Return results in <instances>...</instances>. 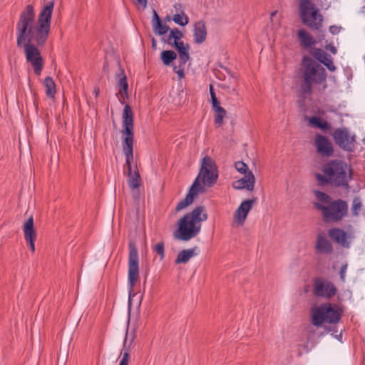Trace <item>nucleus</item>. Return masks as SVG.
Segmentation results:
<instances>
[{
	"mask_svg": "<svg viewBox=\"0 0 365 365\" xmlns=\"http://www.w3.org/2000/svg\"><path fill=\"white\" fill-rule=\"evenodd\" d=\"M103 70L105 71H108V63L107 61H106L103 63Z\"/></svg>",
	"mask_w": 365,
	"mask_h": 365,
	"instance_id": "obj_54",
	"label": "nucleus"
},
{
	"mask_svg": "<svg viewBox=\"0 0 365 365\" xmlns=\"http://www.w3.org/2000/svg\"><path fill=\"white\" fill-rule=\"evenodd\" d=\"M118 98V101L120 104L124 105L125 103V98H128V88L123 89H119L118 93L116 94Z\"/></svg>",
	"mask_w": 365,
	"mask_h": 365,
	"instance_id": "obj_42",
	"label": "nucleus"
},
{
	"mask_svg": "<svg viewBox=\"0 0 365 365\" xmlns=\"http://www.w3.org/2000/svg\"><path fill=\"white\" fill-rule=\"evenodd\" d=\"M43 84L46 88V95L50 98H53L56 93V86L53 78L47 76L44 79Z\"/></svg>",
	"mask_w": 365,
	"mask_h": 365,
	"instance_id": "obj_29",
	"label": "nucleus"
},
{
	"mask_svg": "<svg viewBox=\"0 0 365 365\" xmlns=\"http://www.w3.org/2000/svg\"><path fill=\"white\" fill-rule=\"evenodd\" d=\"M320 63L323 64L329 71H335L336 68L333 63L331 56L329 54V56L324 57Z\"/></svg>",
	"mask_w": 365,
	"mask_h": 365,
	"instance_id": "obj_38",
	"label": "nucleus"
},
{
	"mask_svg": "<svg viewBox=\"0 0 365 365\" xmlns=\"http://www.w3.org/2000/svg\"><path fill=\"white\" fill-rule=\"evenodd\" d=\"M314 145L317 152L323 157H331L333 155L334 150L329 139L321 134H317L315 137Z\"/></svg>",
	"mask_w": 365,
	"mask_h": 365,
	"instance_id": "obj_15",
	"label": "nucleus"
},
{
	"mask_svg": "<svg viewBox=\"0 0 365 365\" xmlns=\"http://www.w3.org/2000/svg\"><path fill=\"white\" fill-rule=\"evenodd\" d=\"M255 177L252 171H249L242 178L235 180L232 183V187L235 190L246 189L248 191H252L255 187Z\"/></svg>",
	"mask_w": 365,
	"mask_h": 365,
	"instance_id": "obj_18",
	"label": "nucleus"
},
{
	"mask_svg": "<svg viewBox=\"0 0 365 365\" xmlns=\"http://www.w3.org/2000/svg\"><path fill=\"white\" fill-rule=\"evenodd\" d=\"M347 266H348L347 264H344L341 267L340 270H339L340 279L343 282L345 281V274H346V271L347 269Z\"/></svg>",
	"mask_w": 365,
	"mask_h": 365,
	"instance_id": "obj_46",
	"label": "nucleus"
},
{
	"mask_svg": "<svg viewBox=\"0 0 365 365\" xmlns=\"http://www.w3.org/2000/svg\"><path fill=\"white\" fill-rule=\"evenodd\" d=\"M160 58L163 65L170 66L177 58V53L173 50H165L160 53Z\"/></svg>",
	"mask_w": 365,
	"mask_h": 365,
	"instance_id": "obj_30",
	"label": "nucleus"
},
{
	"mask_svg": "<svg viewBox=\"0 0 365 365\" xmlns=\"http://www.w3.org/2000/svg\"><path fill=\"white\" fill-rule=\"evenodd\" d=\"M197 177L208 187H212L217 182L219 177L218 168L211 157L206 155L202 158Z\"/></svg>",
	"mask_w": 365,
	"mask_h": 365,
	"instance_id": "obj_10",
	"label": "nucleus"
},
{
	"mask_svg": "<svg viewBox=\"0 0 365 365\" xmlns=\"http://www.w3.org/2000/svg\"><path fill=\"white\" fill-rule=\"evenodd\" d=\"M325 48L328 51H329L332 54L335 55L337 53L336 48L332 44L330 43L325 46Z\"/></svg>",
	"mask_w": 365,
	"mask_h": 365,
	"instance_id": "obj_50",
	"label": "nucleus"
},
{
	"mask_svg": "<svg viewBox=\"0 0 365 365\" xmlns=\"http://www.w3.org/2000/svg\"><path fill=\"white\" fill-rule=\"evenodd\" d=\"M209 91H210V103L212 104V107H213L214 106L220 104V101L217 99V98L216 96L215 88H214V86L212 84H210Z\"/></svg>",
	"mask_w": 365,
	"mask_h": 365,
	"instance_id": "obj_41",
	"label": "nucleus"
},
{
	"mask_svg": "<svg viewBox=\"0 0 365 365\" xmlns=\"http://www.w3.org/2000/svg\"><path fill=\"white\" fill-rule=\"evenodd\" d=\"M326 329L327 330L328 332L332 331L331 335H333L336 339H338V340H341V339L342 334H341V333H340L339 334H336L337 329H336V327L335 326H334V327H331V326L326 327Z\"/></svg>",
	"mask_w": 365,
	"mask_h": 365,
	"instance_id": "obj_44",
	"label": "nucleus"
},
{
	"mask_svg": "<svg viewBox=\"0 0 365 365\" xmlns=\"http://www.w3.org/2000/svg\"><path fill=\"white\" fill-rule=\"evenodd\" d=\"M198 250L197 246L193 247L192 248L182 250L179 252L177 255L176 259H175V264H185L187 263L192 257L198 255V252L195 251Z\"/></svg>",
	"mask_w": 365,
	"mask_h": 365,
	"instance_id": "obj_24",
	"label": "nucleus"
},
{
	"mask_svg": "<svg viewBox=\"0 0 365 365\" xmlns=\"http://www.w3.org/2000/svg\"><path fill=\"white\" fill-rule=\"evenodd\" d=\"M329 237L336 244H339L344 248H349L350 242L347 240L348 233L339 227H333L328 231Z\"/></svg>",
	"mask_w": 365,
	"mask_h": 365,
	"instance_id": "obj_17",
	"label": "nucleus"
},
{
	"mask_svg": "<svg viewBox=\"0 0 365 365\" xmlns=\"http://www.w3.org/2000/svg\"><path fill=\"white\" fill-rule=\"evenodd\" d=\"M23 232L25 241L36 240L37 233L34 228V218L29 217L23 225Z\"/></svg>",
	"mask_w": 365,
	"mask_h": 365,
	"instance_id": "obj_23",
	"label": "nucleus"
},
{
	"mask_svg": "<svg viewBox=\"0 0 365 365\" xmlns=\"http://www.w3.org/2000/svg\"><path fill=\"white\" fill-rule=\"evenodd\" d=\"M122 147L129 156L132 155L134 142V116L130 105L125 104L123 110Z\"/></svg>",
	"mask_w": 365,
	"mask_h": 365,
	"instance_id": "obj_8",
	"label": "nucleus"
},
{
	"mask_svg": "<svg viewBox=\"0 0 365 365\" xmlns=\"http://www.w3.org/2000/svg\"><path fill=\"white\" fill-rule=\"evenodd\" d=\"M208 217L203 205L195 207L180 217L176 223V229L173 232L176 240L187 242L195 237L201 230V222Z\"/></svg>",
	"mask_w": 365,
	"mask_h": 365,
	"instance_id": "obj_4",
	"label": "nucleus"
},
{
	"mask_svg": "<svg viewBox=\"0 0 365 365\" xmlns=\"http://www.w3.org/2000/svg\"><path fill=\"white\" fill-rule=\"evenodd\" d=\"M302 65L304 71L299 89L301 95L297 104L302 110L306 111L305 95H311L313 92V84H321L324 82L327 74L324 68L307 55L303 56Z\"/></svg>",
	"mask_w": 365,
	"mask_h": 365,
	"instance_id": "obj_3",
	"label": "nucleus"
},
{
	"mask_svg": "<svg viewBox=\"0 0 365 365\" xmlns=\"http://www.w3.org/2000/svg\"><path fill=\"white\" fill-rule=\"evenodd\" d=\"M316 249L323 254H331L333 252L331 243L322 235L317 236Z\"/></svg>",
	"mask_w": 365,
	"mask_h": 365,
	"instance_id": "obj_25",
	"label": "nucleus"
},
{
	"mask_svg": "<svg viewBox=\"0 0 365 365\" xmlns=\"http://www.w3.org/2000/svg\"><path fill=\"white\" fill-rule=\"evenodd\" d=\"M314 195L317 197L318 200L321 202V204L323 205H329V203L334 200L327 193L320 190H316L314 192Z\"/></svg>",
	"mask_w": 365,
	"mask_h": 365,
	"instance_id": "obj_36",
	"label": "nucleus"
},
{
	"mask_svg": "<svg viewBox=\"0 0 365 365\" xmlns=\"http://www.w3.org/2000/svg\"><path fill=\"white\" fill-rule=\"evenodd\" d=\"M16 36L17 47L24 48L26 62L31 65L34 73L40 76L44 60L38 48L45 45L48 35L36 23L33 5L28 4L20 13L16 26Z\"/></svg>",
	"mask_w": 365,
	"mask_h": 365,
	"instance_id": "obj_1",
	"label": "nucleus"
},
{
	"mask_svg": "<svg viewBox=\"0 0 365 365\" xmlns=\"http://www.w3.org/2000/svg\"><path fill=\"white\" fill-rule=\"evenodd\" d=\"M34 106H35V107H36V109H37V104H36V101H35V100H34Z\"/></svg>",
	"mask_w": 365,
	"mask_h": 365,
	"instance_id": "obj_57",
	"label": "nucleus"
},
{
	"mask_svg": "<svg viewBox=\"0 0 365 365\" xmlns=\"http://www.w3.org/2000/svg\"><path fill=\"white\" fill-rule=\"evenodd\" d=\"M276 11H274L271 14L272 16H274L275 14Z\"/></svg>",
	"mask_w": 365,
	"mask_h": 365,
	"instance_id": "obj_61",
	"label": "nucleus"
},
{
	"mask_svg": "<svg viewBox=\"0 0 365 365\" xmlns=\"http://www.w3.org/2000/svg\"><path fill=\"white\" fill-rule=\"evenodd\" d=\"M151 41H152L151 47L153 50H155L157 48V42H156L155 38L154 37H152Z\"/></svg>",
	"mask_w": 365,
	"mask_h": 365,
	"instance_id": "obj_53",
	"label": "nucleus"
},
{
	"mask_svg": "<svg viewBox=\"0 0 365 365\" xmlns=\"http://www.w3.org/2000/svg\"><path fill=\"white\" fill-rule=\"evenodd\" d=\"M324 290L326 291L325 292L326 297L328 299H330V298L333 297L334 296H335L337 292V289L334 286V284L332 282L327 281V280H326V285H325Z\"/></svg>",
	"mask_w": 365,
	"mask_h": 365,
	"instance_id": "obj_37",
	"label": "nucleus"
},
{
	"mask_svg": "<svg viewBox=\"0 0 365 365\" xmlns=\"http://www.w3.org/2000/svg\"><path fill=\"white\" fill-rule=\"evenodd\" d=\"M117 64L118 66V72L116 73V78H118L117 86L119 89H123L124 91L126 88H128V78L120 60H117Z\"/></svg>",
	"mask_w": 365,
	"mask_h": 365,
	"instance_id": "obj_26",
	"label": "nucleus"
},
{
	"mask_svg": "<svg viewBox=\"0 0 365 365\" xmlns=\"http://www.w3.org/2000/svg\"><path fill=\"white\" fill-rule=\"evenodd\" d=\"M322 173H315L318 185H331L346 189L349 187L352 170L345 161L339 159L329 160L323 165Z\"/></svg>",
	"mask_w": 365,
	"mask_h": 365,
	"instance_id": "obj_2",
	"label": "nucleus"
},
{
	"mask_svg": "<svg viewBox=\"0 0 365 365\" xmlns=\"http://www.w3.org/2000/svg\"><path fill=\"white\" fill-rule=\"evenodd\" d=\"M173 7L176 11V14H185V6L182 3H175Z\"/></svg>",
	"mask_w": 365,
	"mask_h": 365,
	"instance_id": "obj_45",
	"label": "nucleus"
},
{
	"mask_svg": "<svg viewBox=\"0 0 365 365\" xmlns=\"http://www.w3.org/2000/svg\"><path fill=\"white\" fill-rule=\"evenodd\" d=\"M161 41L163 43H167L168 45L171 46L173 47V41L172 40V38H170V36L169 34L167 36H163L161 38Z\"/></svg>",
	"mask_w": 365,
	"mask_h": 365,
	"instance_id": "obj_49",
	"label": "nucleus"
},
{
	"mask_svg": "<svg viewBox=\"0 0 365 365\" xmlns=\"http://www.w3.org/2000/svg\"><path fill=\"white\" fill-rule=\"evenodd\" d=\"M35 242L36 240H29V241H26L27 245H28V247L29 249L32 252H35Z\"/></svg>",
	"mask_w": 365,
	"mask_h": 365,
	"instance_id": "obj_51",
	"label": "nucleus"
},
{
	"mask_svg": "<svg viewBox=\"0 0 365 365\" xmlns=\"http://www.w3.org/2000/svg\"><path fill=\"white\" fill-rule=\"evenodd\" d=\"M212 108L215 112V117H214L215 123L218 125L219 126L222 125L223 123V120L227 114L226 110L224 108H222L220 106V104L214 106Z\"/></svg>",
	"mask_w": 365,
	"mask_h": 365,
	"instance_id": "obj_31",
	"label": "nucleus"
},
{
	"mask_svg": "<svg viewBox=\"0 0 365 365\" xmlns=\"http://www.w3.org/2000/svg\"><path fill=\"white\" fill-rule=\"evenodd\" d=\"M193 41L196 44H202L207 38V31L204 20H199L193 25Z\"/></svg>",
	"mask_w": 365,
	"mask_h": 365,
	"instance_id": "obj_19",
	"label": "nucleus"
},
{
	"mask_svg": "<svg viewBox=\"0 0 365 365\" xmlns=\"http://www.w3.org/2000/svg\"><path fill=\"white\" fill-rule=\"evenodd\" d=\"M257 200V197H253L252 199H246L241 202L234 214V217L239 224L243 225Z\"/></svg>",
	"mask_w": 365,
	"mask_h": 365,
	"instance_id": "obj_16",
	"label": "nucleus"
},
{
	"mask_svg": "<svg viewBox=\"0 0 365 365\" xmlns=\"http://www.w3.org/2000/svg\"><path fill=\"white\" fill-rule=\"evenodd\" d=\"M333 138L336 145L343 150L347 152L354 151V135L351 136L347 128H336L333 133Z\"/></svg>",
	"mask_w": 365,
	"mask_h": 365,
	"instance_id": "obj_12",
	"label": "nucleus"
},
{
	"mask_svg": "<svg viewBox=\"0 0 365 365\" xmlns=\"http://www.w3.org/2000/svg\"><path fill=\"white\" fill-rule=\"evenodd\" d=\"M235 168L241 174L247 175L249 171L247 165L243 161H237L235 163Z\"/></svg>",
	"mask_w": 365,
	"mask_h": 365,
	"instance_id": "obj_39",
	"label": "nucleus"
},
{
	"mask_svg": "<svg viewBox=\"0 0 365 365\" xmlns=\"http://www.w3.org/2000/svg\"><path fill=\"white\" fill-rule=\"evenodd\" d=\"M309 53L312 55V56L316 61H317L316 62L318 63L319 65H320V62L322 61V59L324 57L329 56V53H327L326 51H324L323 49L317 48H315L314 46L311 50H309Z\"/></svg>",
	"mask_w": 365,
	"mask_h": 365,
	"instance_id": "obj_33",
	"label": "nucleus"
},
{
	"mask_svg": "<svg viewBox=\"0 0 365 365\" xmlns=\"http://www.w3.org/2000/svg\"><path fill=\"white\" fill-rule=\"evenodd\" d=\"M326 280L322 278H316L313 284L314 294L319 297H326L325 293Z\"/></svg>",
	"mask_w": 365,
	"mask_h": 365,
	"instance_id": "obj_28",
	"label": "nucleus"
},
{
	"mask_svg": "<svg viewBox=\"0 0 365 365\" xmlns=\"http://www.w3.org/2000/svg\"><path fill=\"white\" fill-rule=\"evenodd\" d=\"M125 156V163L124 165V170H127V175L128 177V185L131 189H137L140 185L141 178L138 170L136 168L133 172L132 171V163L133 162V148H132V155L128 153L125 150H123Z\"/></svg>",
	"mask_w": 365,
	"mask_h": 365,
	"instance_id": "obj_13",
	"label": "nucleus"
},
{
	"mask_svg": "<svg viewBox=\"0 0 365 365\" xmlns=\"http://www.w3.org/2000/svg\"><path fill=\"white\" fill-rule=\"evenodd\" d=\"M341 29L342 28L341 26L332 25L329 26V31L332 35H336L341 31Z\"/></svg>",
	"mask_w": 365,
	"mask_h": 365,
	"instance_id": "obj_47",
	"label": "nucleus"
},
{
	"mask_svg": "<svg viewBox=\"0 0 365 365\" xmlns=\"http://www.w3.org/2000/svg\"><path fill=\"white\" fill-rule=\"evenodd\" d=\"M128 285L129 289L128 304L131 302V294L133 292L139 279V257L138 251L135 242L133 240L128 243Z\"/></svg>",
	"mask_w": 365,
	"mask_h": 365,
	"instance_id": "obj_9",
	"label": "nucleus"
},
{
	"mask_svg": "<svg viewBox=\"0 0 365 365\" xmlns=\"http://www.w3.org/2000/svg\"><path fill=\"white\" fill-rule=\"evenodd\" d=\"M143 299V294L140 295V303L141 302V300Z\"/></svg>",
	"mask_w": 365,
	"mask_h": 365,
	"instance_id": "obj_60",
	"label": "nucleus"
},
{
	"mask_svg": "<svg viewBox=\"0 0 365 365\" xmlns=\"http://www.w3.org/2000/svg\"><path fill=\"white\" fill-rule=\"evenodd\" d=\"M170 20H172V18L168 15H167L164 19V21L165 23H166V21H170Z\"/></svg>",
	"mask_w": 365,
	"mask_h": 365,
	"instance_id": "obj_55",
	"label": "nucleus"
},
{
	"mask_svg": "<svg viewBox=\"0 0 365 365\" xmlns=\"http://www.w3.org/2000/svg\"><path fill=\"white\" fill-rule=\"evenodd\" d=\"M177 51L179 57V66H183L190 60V45L183 41L177 43L176 45L173 46Z\"/></svg>",
	"mask_w": 365,
	"mask_h": 365,
	"instance_id": "obj_22",
	"label": "nucleus"
},
{
	"mask_svg": "<svg viewBox=\"0 0 365 365\" xmlns=\"http://www.w3.org/2000/svg\"><path fill=\"white\" fill-rule=\"evenodd\" d=\"M127 339L128 336H125L123 342V353L122 354V358L120 359L118 365H129V359H130V345L127 346ZM133 341V339L131 340ZM132 342V341H130ZM131 344V343H130Z\"/></svg>",
	"mask_w": 365,
	"mask_h": 365,
	"instance_id": "obj_32",
	"label": "nucleus"
},
{
	"mask_svg": "<svg viewBox=\"0 0 365 365\" xmlns=\"http://www.w3.org/2000/svg\"><path fill=\"white\" fill-rule=\"evenodd\" d=\"M344 309L338 304L331 302L322 304L314 307L312 310V324L316 327H322L326 322L329 324H336L340 321Z\"/></svg>",
	"mask_w": 365,
	"mask_h": 365,
	"instance_id": "obj_5",
	"label": "nucleus"
},
{
	"mask_svg": "<svg viewBox=\"0 0 365 365\" xmlns=\"http://www.w3.org/2000/svg\"><path fill=\"white\" fill-rule=\"evenodd\" d=\"M54 8V1H49L43 6L37 19L38 24L49 36L51 24L52 14Z\"/></svg>",
	"mask_w": 365,
	"mask_h": 365,
	"instance_id": "obj_14",
	"label": "nucleus"
},
{
	"mask_svg": "<svg viewBox=\"0 0 365 365\" xmlns=\"http://www.w3.org/2000/svg\"><path fill=\"white\" fill-rule=\"evenodd\" d=\"M151 25L153 32L160 36H165L170 30L169 26L162 21L161 18L155 9H153Z\"/></svg>",
	"mask_w": 365,
	"mask_h": 365,
	"instance_id": "obj_20",
	"label": "nucleus"
},
{
	"mask_svg": "<svg viewBox=\"0 0 365 365\" xmlns=\"http://www.w3.org/2000/svg\"><path fill=\"white\" fill-rule=\"evenodd\" d=\"M297 37L300 46L305 50H311L317 43L315 38L304 29L297 31Z\"/></svg>",
	"mask_w": 365,
	"mask_h": 365,
	"instance_id": "obj_21",
	"label": "nucleus"
},
{
	"mask_svg": "<svg viewBox=\"0 0 365 365\" xmlns=\"http://www.w3.org/2000/svg\"><path fill=\"white\" fill-rule=\"evenodd\" d=\"M314 207L322 211L325 222H338L348 215V203L341 198L333 200L329 205L315 202Z\"/></svg>",
	"mask_w": 365,
	"mask_h": 365,
	"instance_id": "obj_6",
	"label": "nucleus"
},
{
	"mask_svg": "<svg viewBox=\"0 0 365 365\" xmlns=\"http://www.w3.org/2000/svg\"><path fill=\"white\" fill-rule=\"evenodd\" d=\"M299 17L304 25L318 31L322 26L323 16L311 0H299Z\"/></svg>",
	"mask_w": 365,
	"mask_h": 365,
	"instance_id": "obj_7",
	"label": "nucleus"
},
{
	"mask_svg": "<svg viewBox=\"0 0 365 365\" xmlns=\"http://www.w3.org/2000/svg\"><path fill=\"white\" fill-rule=\"evenodd\" d=\"M153 250L163 259L165 257V245L163 242H160L153 247Z\"/></svg>",
	"mask_w": 365,
	"mask_h": 365,
	"instance_id": "obj_40",
	"label": "nucleus"
},
{
	"mask_svg": "<svg viewBox=\"0 0 365 365\" xmlns=\"http://www.w3.org/2000/svg\"><path fill=\"white\" fill-rule=\"evenodd\" d=\"M94 93H95L96 97H97L98 96V94H99V89L98 88H96L94 90Z\"/></svg>",
	"mask_w": 365,
	"mask_h": 365,
	"instance_id": "obj_56",
	"label": "nucleus"
},
{
	"mask_svg": "<svg viewBox=\"0 0 365 365\" xmlns=\"http://www.w3.org/2000/svg\"><path fill=\"white\" fill-rule=\"evenodd\" d=\"M170 38H172L173 46L176 45L177 43H180L181 39L183 38V33L178 28H170L168 31Z\"/></svg>",
	"mask_w": 365,
	"mask_h": 365,
	"instance_id": "obj_34",
	"label": "nucleus"
},
{
	"mask_svg": "<svg viewBox=\"0 0 365 365\" xmlns=\"http://www.w3.org/2000/svg\"><path fill=\"white\" fill-rule=\"evenodd\" d=\"M362 204L359 198H354L351 206V213L353 215H358V210L361 209Z\"/></svg>",
	"mask_w": 365,
	"mask_h": 365,
	"instance_id": "obj_43",
	"label": "nucleus"
},
{
	"mask_svg": "<svg viewBox=\"0 0 365 365\" xmlns=\"http://www.w3.org/2000/svg\"><path fill=\"white\" fill-rule=\"evenodd\" d=\"M362 12H363V13H365V6H364V7L362 8Z\"/></svg>",
	"mask_w": 365,
	"mask_h": 365,
	"instance_id": "obj_59",
	"label": "nucleus"
},
{
	"mask_svg": "<svg viewBox=\"0 0 365 365\" xmlns=\"http://www.w3.org/2000/svg\"><path fill=\"white\" fill-rule=\"evenodd\" d=\"M221 68H222L223 69H225V71H227V72H229V71H228V69H227V68L223 67V66H221Z\"/></svg>",
	"mask_w": 365,
	"mask_h": 365,
	"instance_id": "obj_58",
	"label": "nucleus"
},
{
	"mask_svg": "<svg viewBox=\"0 0 365 365\" xmlns=\"http://www.w3.org/2000/svg\"><path fill=\"white\" fill-rule=\"evenodd\" d=\"M173 71H174V72H175L177 73L179 79H182V78H185L184 68L178 69V67L176 66H174Z\"/></svg>",
	"mask_w": 365,
	"mask_h": 365,
	"instance_id": "obj_48",
	"label": "nucleus"
},
{
	"mask_svg": "<svg viewBox=\"0 0 365 365\" xmlns=\"http://www.w3.org/2000/svg\"><path fill=\"white\" fill-rule=\"evenodd\" d=\"M205 187L207 186L202 184L200 179L196 177L190 187L185 197L177 204L175 211L179 212L190 205L199 193H203L206 191Z\"/></svg>",
	"mask_w": 365,
	"mask_h": 365,
	"instance_id": "obj_11",
	"label": "nucleus"
},
{
	"mask_svg": "<svg viewBox=\"0 0 365 365\" xmlns=\"http://www.w3.org/2000/svg\"><path fill=\"white\" fill-rule=\"evenodd\" d=\"M172 20L180 26H185L189 23V18L185 14H175Z\"/></svg>",
	"mask_w": 365,
	"mask_h": 365,
	"instance_id": "obj_35",
	"label": "nucleus"
},
{
	"mask_svg": "<svg viewBox=\"0 0 365 365\" xmlns=\"http://www.w3.org/2000/svg\"><path fill=\"white\" fill-rule=\"evenodd\" d=\"M138 4L142 6L143 7H145L147 6L148 1L147 0H136Z\"/></svg>",
	"mask_w": 365,
	"mask_h": 365,
	"instance_id": "obj_52",
	"label": "nucleus"
},
{
	"mask_svg": "<svg viewBox=\"0 0 365 365\" xmlns=\"http://www.w3.org/2000/svg\"><path fill=\"white\" fill-rule=\"evenodd\" d=\"M309 123L314 128H319L323 131H326L330 129V124L325 120L318 116H312L307 118Z\"/></svg>",
	"mask_w": 365,
	"mask_h": 365,
	"instance_id": "obj_27",
	"label": "nucleus"
}]
</instances>
